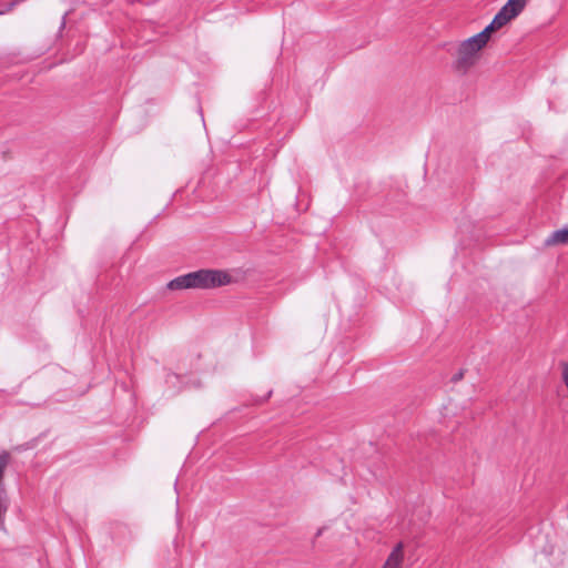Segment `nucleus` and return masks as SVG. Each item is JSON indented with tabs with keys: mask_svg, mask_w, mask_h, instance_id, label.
<instances>
[{
	"mask_svg": "<svg viewBox=\"0 0 568 568\" xmlns=\"http://www.w3.org/2000/svg\"><path fill=\"white\" fill-rule=\"evenodd\" d=\"M486 44L477 34L459 42L455 51L452 52L455 57L454 69L466 74L476 64L479 59V52Z\"/></svg>",
	"mask_w": 568,
	"mask_h": 568,
	"instance_id": "f03ea898",
	"label": "nucleus"
},
{
	"mask_svg": "<svg viewBox=\"0 0 568 568\" xmlns=\"http://www.w3.org/2000/svg\"><path fill=\"white\" fill-rule=\"evenodd\" d=\"M172 379H178V375L171 373L166 376V382L170 383Z\"/></svg>",
	"mask_w": 568,
	"mask_h": 568,
	"instance_id": "6e6552de",
	"label": "nucleus"
},
{
	"mask_svg": "<svg viewBox=\"0 0 568 568\" xmlns=\"http://www.w3.org/2000/svg\"><path fill=\"white\" fill-rule=\"evenodd\" d=\"M463 375H464V374H463V372L460 371V372H458L457 374H455V375L452 377V381H453L454 383H457L458 381H460V379L463 378Z\"/></svg>",
	"mask_w": 568,
	"mask_h": 568,
	"instance_id": "0eeeda50",
	"label": "nucleus"
},
{
	"mask_svg": "<svg viewBox=\"0 0 568 568\" xmlns=\"http://www.w3.org/2000/svg\"><path fill=\"white\" fill-rule=\"evenodd\" d=\"M528 0H508L500 9L510 20L515 19L525 9Z\"/></svg>",
	"mask_w": 568,
	"mask_h": 568,
	"instance_id": "39448f33",
	"label": "nucleus"
},
{
	"mask_svg": "<svg viewBox=\"0 0 568 568\" xmlns=\"http://www.w3.org/2000/svg\"><path fill=\"white\" fill-rule=\"evenodd\" d=\"M404 562V544H396L382 568H402Z\"/></svg>",
	"mask_w": 568,
	"mask_h": 568,
	"instance_id": "20e7f679",
	"label": "nucleus"
},
{
	"mask_svg": "<svg viewBox=\"0 0 568 568\" xmlns=\"http://www.w3.org/2000/svg\"><path fill=\"white\" fill-rule=\"evenodd\" d=\"M231 283V276L222 270H199L181 275L169 282L170 290L202 288L210 290Z\"/></svg>",
	"mask_w": 568,
	"mask_h": 568,
	"instance_id": "f257e3e1",
	"label": "nucleus"
},
{
	"mask_svg": "<svg viewBox=\"0 0 568 568\" xmlns=\"http://www.w3.org/2000/svg\"><path fill=\"white\" fill-rule=\"evenodd\" d=\"M509 21L510 19L499 10L498 13L491 20V22L483 31L477 33V36L480 39H483L484 42L487 43L490 39L491 33L507 24Z\"/></svg>",
	"mask_w": 568,
	"mask_h": 568,
	"instance_id": "7ed1b4c3",
	"label": "nucleus"
},
{
	"mask_svg": "<svg viewBox=\"0 0 568 568\" xmlns=\"http://www.w3.org/2000/svg\"><path fill=\"white\" fill-rule=\"evenodd\" d=\"M4 13V11H0V14Z\"/></svg>",
	"mask_w": 568,
	"mask_h": 568,
	"instance_id": "1a4fd4ad",
	"label": "nucleus"
},
{
	"mask_svg": "<svg viewBox=\"0 0 568 568\" xmlns=\"http://www.w3.org/2000/svg\"><path fill=\"white\" fill-rule=\"evenodd\" d=\"M565 244L568 245V227H562L554 231L546 240V246H554Z\"/></svg>",
	"mask_w": 568,
	"mask_h": 568,
	"instance_id": "423d86ee",
	"label": "nucleus"
}]
</instances>
